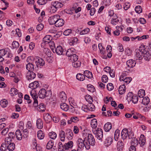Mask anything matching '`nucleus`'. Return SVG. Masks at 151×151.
I'll use <instances>...</instances> for the list:
<instances>
[{
  "mask_svg": "<svg viewBox=\"0 0 151 151\" xmlns=\"http://www.w3.org/2000/svg\"><path fill=\"white\" fill-rule=\"evenodd\" d=\"M84 142L86 145H85V148L87 150H89L90 148V145L93 146L95 143V139L91 134H88L87 137V138L86 137L84 139Z\"/></svg>",
  "mask_w": 151,
  "mask_h": 151,
  "instance_id": "f257e3e1",
  "label": "nucleus"
},
{
  "mask_svg": "<svg viewBox=\"0 0 151 151\" xmlns=\"http://www.w3.org/2000/svg\"><path fill=\"white\" fill-rule=\"evenodd\" d=\"M121 135L122 138L124 139L128 137L129 139H132L136 137L133 132L131 131H129L126 128L124 129L121 132Z\"/></svg>",
  "mask_w": 151,
  "mask_h": 151,
  "instance_id": "f03ea898",
  "label": "nucleus"
},
{
  "mask_svg": "<svg viewBox=\"0 0 151 151\" xmlns=\"http://www.w3.org/2000/svg\"><path fill=\"white\" fill-rule=\"evenodd\" d=\"M51 4L50 12L52 13L55 12L57 11L58 9L62 8L63 6V4L62 3L56 1L52 2Z\"/></svg>",
  "mask_w": 151,
  "mask_h": 151,
  "instance_id": "7ed1b4c3",
  "label": "nucleus"
},
{
  "mask_svg": "<svg viewBox=\"0 0 151 151\" xmlns=\"http://www.w3.org/2000/svg\"><path fill=\"white\" fill-rule=\"evenodd\" d=\"M139 50L140 52H142L143 57L145 60L148 61L150 60L151 55L148 50H146L145 45H141L139 48Z\"/></svg>",
  "mask_w": 151,
  "mask_h": 151,
  "instance_id": "20e7f679",
  "label": "nucleus"
},
{
  "mask_svg": "<svg viewBox=\"0 0 151 151\" xmlns=\"http://www.w3.org/2000/svg\"><path fill=\"white\" fill-rule=\"evenodd\" d=\"M52 95V92L50 90L46 91L44 88L41 89L39 92L38 96L40 98L43 99L45 97L50 99Z\"/></svg>",
  "mask_w": 151,
  "mask_h": 151,
  "instance_id": "39448f33",
  "label": "nucleus"
},
{
  "mask_svg": "<svg viewBox=\"0 0 151 151\" xmlns=\"http://www.w3.org/2000/svg\"><path fill=\"white\" fill-rule=\"evenodd\" d=\"M10 139L7 138L5 141V142H6V144L7 145V149L9 151H13L14 150L15 147V145L14 143L11 142Z\"/></svg>",
  "mask_w": 151,
  "mask_h": 151,
  "instance_id": "423d86ee",
  "label": "nucleus"
},
{
  "mask_svg": "<svg viewBox=\"0 0 151 151\" xmlns=\"http://www.w3.org/2000/svg\"><path fill=\"white\" fill-rule=\"evenodd\" d=\"M34 60L37 67H38L39 66H42L45 64L44 60L40 57H37L34 58Z\"/></svg>",
  "mask_w": 151,
  "mask_h": 151,
  "instance_id": "0eeeda50",
  "label": "nucleus"
},
{
  "mask_svg": "<svg viewBox=\"0 0 151 151\" xmlns=\"http://www.w3.org/2000/svg\"><path fill=\"white\" fill-rule=\"evenodd\" d=\"M95 134L97 138L100 141H102V139L103 137V132L101 129L98 128L97 130L94 131Z\"/></svg>",
  "mask_w": 151,
  "mask_h": 151,
  "instance_id": "6e6552de",
  "label": "nucleus"
},
{
  "mask_svg": "<svg viewBox=\"0 0 151 151\" xmlns=\"http://www.w3.org/2000/svg\"><path fill=\"white\" fill-rule=\"evenodd\" d=\"M76 143L78 147V149L79 148L82 150L83 149L84 147H85V145L86 144L84 142V140H83L81 138H78Z\"/></svg>",
  "mask_w": 151,
  "mask_h": 151,
  "instance_id": "1a4fd4ad",
  "label": "nucleus"
},
{
  "mask_svg": "<svg viewBox=\"0 0 151 151\" xmlns=\"http://www.w3.org/2000/svg\"><path fill=\"white\" fill-rule=\"evenodd\" d=\"M60 17V16L58 15H55L50 17L48 19L49 24L51 25H55L58 18Z\"/></svg>",
  "mask_w": 151,
  "mask_h": 151,
  "instance_id": "9d476101",
  "label": "nucleus"
},
{
  "mask_svg": "<svg viewBox=\"0 0 151 151\" xmlns=\"http://www.w3.org/2000/svg\"><path fill=\"white\" fill-rule=\"evenodd\" d=\"M53 52L54 53L56 52L57 54L59 55H63V49L60 46H57L56 48L55 47V49L52 48Z\"/></svg>",
  "mask_w": 151,
  "mask_h": 151,
  "instance_id": "9b49d317",
  "label": "nucleus"
},
{
  "mask_svg": "<svg viewBox=\"0 0 151 151\" xmlns=\"http://www.w3.org/2000/svg\"><path fill=\"white\" fill-rule=\"evenodd\" d=\"M66 137L69 140L72 139L73 136L72 131L70 129H68L65 130Z\"/></svg>",
  "mask_w": 151,
  "mask_h": 151,
  "instance_id": "f8f14e48",
  "label": "nucleus"
},
{
  "mask_svg": "<svg viewBox=\"0 0 151 151\" xmlns=\"http://www.w3.org/2000/svg\"><path fill=\"white\" fill-rule=\"evenodd\" d=\"M74 53H76V50L73 48H72L68 49L67 51L66 55L67 56L70 57L71 59H72V56Z\"/></svg>",
  "mask_w": 151,
  "mask_h": 151,
  "instance_id": "ddd939ff",
  "label": "nucleus"
},
{
  "mask_svg": "<svg viewBox=\"0 0 151 151\" xmlns=\"http://www.w3.org/2000/svg\"><path fill=\"white\" fill-rule=\"evenodd\" d=\"M31 95L32 96V98L34 100V102L33 103V106L35 107L37 106L38 104V102L37 100L38 96L35 93H33L32 92L31 93Z\"/></svg>",
  "mask_w": 151,
  "mask_h": 151,
  "instance_id": "4468645a",
  "label": "nucleus"
},
{
  "mask_svg": "<svg viewBox=\"0 0 151 151\" xmlns=\"http://www.w3.org/2000/svg\"><path fill=\"white\" fill-rule=\"evenodd\" d=\"M35 77L36 74L33 71L29 72L27 73V77L29 81L34 79Z\"/></svg>",
  "mask_w": 151,
  "mask_h": 151,
  "instance_id": "2eb2a0df",
  "label": "nucleus"
},
{
  "mask_svg": "<svg viewBox=\"0 0 151 151\" xmlns=\"http://www.w3.org/2000/svg\"><path fill=\"white\" fill-rule=\"evenodd\" d=\"M136 63L135 61L132 59H130L127 60L126 62V64L128 67L132 68L134 67Z\"/></svg>",
  "mask_w": 151,
  "mask_h": 151,
  "instance_id": "dca6fc26",
  "label": "nucleus"
},
{
  "mask_svg": "<svg viewBox=\"0 0 151 151\" xmlns=\"http://www.w3.org/2000/svg\"><path fill=\"white\" fill-rule=\"evenodd\" d=\"M73 143L72 141H70L68 143H65L64 145V150H67L69 148H71L73 146Z\"/></svg>",
  "mask_w": 151,
  "mask_h": 151,
  "instance_id": "f3484780",
  "label": "nucleus"
},
{
  "mask_svg": "<svg viewBox=\"0 0 151 151\" xmlns=\"http://www.w3.org/2000/svg\"><path fill=\"white\" fill-rule=\"evenodd\" d=\"M64 22L63 19L58 18L55 25L56 27H61L64 24Z\"/></svg>",
  "mask_w": 151,
  "mask_h": 151,
  "instance_id": "a211bd4d",
  "label": "nucleus"
},
{
  "mask_svg": "<svg viewBox=\"0 0 151 151\" xmlns=\"http://www.w3.org/2000/svg\"><path fill=\"white\" fill-rule=\"evenodd\" d=\"M52 37L50 35L45 36L43 39V41L45 43L47 44L52 40Z\"/></svg>",
  "mask_w": 151,
  "mask_h": 151,
  "instance_id": "6ab92c4d",
  "label": "nucleus"
},
{
  "mask_svg": "<svg viewBox=\"0 0 151 151\" xmlns=\"http://www.w3.org/2000/svg\"><path fill=\"white\" fill-rule=\"evenodd\" d=\"M26 68L29 72L32 71L34 70V65L32 63H28L26 65Z\"/></svg>",
  "mask_w": 151,
  "mask_h": 151,
  "instance_id": "aec40b11",
  "label": "nucleus"
},
{
  "mask_svg": "<svg viewBox=\"0 0 151 151\" xmlns=\"http://www.w3.org/2000/svg\"><path fill=\"white\" fill-rule=\"evenodd\" d=\"M113 139L111 137L109 136L107 137L105 141V143L107 146L111 145L113 142Z\"/></svg>",
  "mask_w": 151,
  "mask_h": 151,
  "instance_id": "412c9836",
  "label": "nucleus"
},
{
  "mask_svg": "<svg viewBox=\"0 0 151 151\" xmlns=\"http://www.w3.org/2000/svg\"><path fill=\"white\" fill-rule=\"evenodd\" d=\"M39 83L37 81H35L31 83L29 85V87L32 89L35 88L39 86Z\"/></svg>",
  "mask_w": 151,
  "mask_h": 151,
  "instance_id": "4be33fe9",
  "label": "nucleus"
},
{
  "mask_svg": "<svg viewBox=\"0 0 151 151\" xmlns=\"http://www.w3.org/2000/svg\"><path fill=\"white\" fill-rule=\"evenodd\" d=\"M8 137H6L4 141H5L6 139L7 138H9L10 139V141L11 142H13V140L15 139V134L14 132H10L8 134Z\"/></svg>",
  "mask_w": 151,
  "mask_h": 151,
  "instance_id": "5701e85b",
  "label": "nucleus"
},
{
  "mask_svg": "<svg viewBox=\"0 0 151 151\" xmlns=\"http://www.w3.org/2000/svg\"><path fill=\"white\" fill-rule=\"evenodd\" d=\"M117 16L116 14H115V16H114L111 20V23L114 25H116L118 22H119V20L117 19Z\"/></svg>",
  "mask_w": 151,
  "mask_h": 151,
  "instance_id": "b1692460",
  "label": "nucleus"
},
{
  "mask_svg": "<svg viewBox=\"0 0 151 151\" xmlns=\"http://www.w3.org/2000/svg\"><path fill=\"white\" fill-rule=\"evenodd\" d=\"M37 128L39 129H41L43 127V123L42 120L40 119H37L36 122Z\"/></svg>",
  "mask_w": 151,
  "mask_h": 151,
  "instance_id": "393cba45",
  "label": "nucleus"
},
{
  "mask_svg": "<svg viewBox=\"0 0 151 151\" xmlns=\"http://www.w3.org/2000/svg\"><path fill=\"white\" fill-rule=\"evenodd\" d=\"M112 125L110 122L106 123L104 126V130L106 132L109 131L111 129Z\"/></svg>",
  "mask_w": 151,
  "mask_h": 151,
  "instance_id": "a878e982",
  "label": "nucleus"
},
{
  "mask_svg": "<svg viewBox=\"0 0 151 151\" xmlns=\"http://www.w3.org/2000/svg\"><path fill=\"white\" fill-rule=\"evenodd\" d=\"M16 137L18 140H21L22 139V135L19 130H17L15 133Z\"/></svg>",
  "mask_w": 151,
  "mask_h": 151,
  "instance_id": "bb28decb",
  "label": "nucleus"
},
{
  "mask_svg": "<svg viewBox=\"0 0 151 151\" xmlns=\"http://www.w3.org/2000/svg\"><path fill=\"white\" fill-rule=\"evenodd\" d=\"M59 137L62 141H64L65 137H66L65 133L63 130H61L60 131Z\"/></svg>",
  "mask_w": 151,
  "mask_h": 151,
  "instance_id": "cd10ccee",
  "label": "nucleus"
},
{
  "mask_svg": "<svg viewBox=\"0 0 151 151\" xmlns=\"http://www.w3.org/2000/svg\"><path fill=\"white\" fill-rule=\"evenodd\" d=\"M125 85L123 84L122 86H121L119 88V93L120 94L122 95L123 94L125 91Z\"/></svg>",
  "mask_w": 151,
  "mask_h": 151,
  "instance_id": "c85d7f7f",
  "label": "nucleus"
},
{
  "mask_svg": "<svg viewBox=\"0 0 151 151\" xmlns=\"http://www.w3.org/2000/svg\"><path fill=\"white\" fill-rule=\"evenodd\" d=\"M45 109V106L43 104L41 103L39 105L37 109L39 111L44 112Z\"/></svg>",
  "mask_w": 151,
  "mask_h": 151,
  "instance_id": "c756f323",
  "label": "nucleus"
},
{
  "mask_svg": "<svg viewBox=\"0 0 151 151\" xmlns=\"http://www.w3.org/2000/svg\"><path fill=\"white\" fill-rule=\"evenodd\" d=\"M76 78L78 80L82 81L85 79V75H83L82 74L79 73L76 76Z\"/></svg>",
  "mask_w": 151,
  "mask_h": 151,
  "instance_id": "7c9ffc66",
  "label": "nucleus"
},
{
  "mask_svg": "<svg viewBox=\"0 0 151 151\" xmlns=\"http://www.w3.org/2000/svg\"><path fill=\"white\" fill-rule=\"evenodd\" d=\"M78 121V118L77 117H72L70 118V120L68 121L67 123L68 124H70L72 122H76Z\"/></svg>",
  "mask_w": 151,
  "mask_h": 151,
  "instance_id": "2f4dec72",
  "label": "nucleus"
},
{
  "mask_svg": "<svg viewBox=\"0 0 151 151\" xmlns=\"http://www.w3.org/2000/svg\"><path fill=\"white\" fill-rule=\"evenodd\" d=\"M59 97L61 99L62 101H64L67 99L66 94L63 91H62L60 93L59 95Z\"/></svg>",
  "mask_w": 151,
  "mask_h": 151,
  "instance_id": "473e14b6",
  "label": "nucleus"
},
{
  "mask_svg": "<svg viewBox=\"0 0 151 151\" xmlns=\"http://www.w3.org/2000/svg\"><path fill=\"white\" fill-rule=\"evenodd\" d=\"M91 124L93 128H95L97 125V122L96 119H93L91 121Z\"/></svg>",
  "mask_w": 151,
  "mask_h": 151,
  "instance_id": "72a5a7b5",
  "label": "nucleus"
},
{
  "mask_svg": "<svg viewBox=\"0 0 151 151\" xmlns=\"http://www.w3.org/2000/svg\"><path fill=\"white\" fill-rule=\"evenodd\" d=\"M136 56L137 57V59H138L139 60H141L143 58V53L142 52H140L139 49L137 50L136 51Z\"/></svg>",
  "mask_w": 151,
  "mask_h": 151,
  "instance_id": "f704fd0d",
  "label": "nucleus"
},
{
  "mask_svg": "<svg viewBox=\"0 0 151 151\" xmlns=\"http://www.w3.org/2000/svg\"><path fill=\"white\" fill-rule=\"evenodd\" d=\"M60 108L63 110L67 111L68 110L69 107L65 103H62L60 104Z\"/></svg>",
  "mask_w": 151,
  "mask_h": 151,
  "instance_id": "c9c22d12",
  "label": "nucleus"
},
{
  "mask_svg": "<svg viewBox=\"0 0 151 151\" xmlns=\"http://www.w3.org/2000/svg\"><path fill=\"white\" fill-rule=\"evenodd\" d=\"M130 143L131 145L137 146L139 143V142L138 139L136 137L133 139H132V140H131Z\"/></svg>",
  "mask_w": 151,
  "mask_h": 151,
  "instance_id": "e433bc0d",
  "label": "nucleus"
},
{
  "mask_svg": "<svg viewBox=\"0 0 151 151\" xmlns=\"http://www.w3.org/2000/svg\"><path fill=\"white\" fill-rule=\"evenodd\" d=\"M37 136L39 139H42L44 138L45 135L41 130H39L37 132Z\"/></svg>",
  "mask_w": 151,
  "mask_h": 151,
  "instance_id": "4c0bfd02",
  "label": "nucleus"
},
{
  "mask_svg": "<svg viewBox=\"0 0 151 151\" xmlns=\"http://www.w3.org/2000/svg\"><path fill=\"white\" fill-rule=\"evenodd\" d=\"M48 135L50 137L53 139H55L57 135L56 133L52 131L49 133Z\"/></svg>",
  "mask_w": 151,
  "mask_h": 151,
  "instance_id": "58836bf2",
  "label": "nucleus"
},
{
  "mask_svg": "<svg viewBox=\"0 0 151 151\" xmlns=\"http://www.w3.org/2000/svg\"><path fill=\"white\" fill-rule=\"evenodd\" d=\"M8 101L5 99H3L0 101V105L3 108L6 107Z\"/></svg>",
  "mask_w": 151,
  "mask_h": 151,
  "instance_id": "ea45409f",
  "label": "nucleus"
},
{
  "mask_svg": "<svg viewBox=\"0 0 151 151\" xmlns=\"http://www.w3.org/2000/svg\"><path fill=\"white\" fill-rule=\"evenodd\" d=\"M18 93V91L15 88H12L10 90V94L12 96L16 95Z\"/></svg>",
  "mask_w": 151,
  "mask_h": 151,
  "instance_id": "a19ab883",
  "label": "nucleus"
},
{
  "mask_svg": "<svg viewBox=\"0 0 151 151\" xmlns=\"http://www.w3.org/2000/svg\"><path fill=\"white\" fill-rule=\"evenodd\" d=\"M88 110L93 111L95 110V106L92 103L90 104L89 103L87 105Z\"/></svg>",
  "mask_w": 151,
  "mask_h": 151,
  "instance_id": "79ce46f5",
  "label": "nucleus"
},
{
  "mask_svg": "<svg viewBox=\"0 0 151 151\" xmlns=\"http://www.w3.org/2000/svg\"><path fill=\"white\" fill-rule=\"evenodd\" d=\"M145 95V91L143 89H141L138 92V95L140 98H143Z\"/></svg>",
  "mask_w": 151,
  "mask_h": 151,
  "instance_id": "37998d69",
  "label": "nucleus"
},
{
  "mask_svg": "<svg viewBox=\"0 0 151 151\" xmlns=\"http://www.w3.org/2000/svg\"><path fill=\"white\" fill-rule=\"evenodd\" d=\"M9 50L7 48L0 50V56H4L8 52V50Z\"/></svg>",
  "mask_w": 151,
  "mask_h": 151,
  "instance_id": "c03bdc74",
  "label": "nucleus"
},
{
  "mask_svg": "<svg viewBox=\"0 0 151 151\" xmlns=\"http://www.w3.org/2000/svg\"><path fill=\"white\" fill-rule=\"evenodd\" d=\"M81 62L79 61H74L72 63L73 66V67L77 68L80 67L81 65Z\"/></svg>",
  "mask_w": 151,
  "mask_h": 151,
  "instance_id": "a18cd8bd",
  "label": "nucleus"
},
{
  "mask_svg": "<svg viewBox=\"0 0 151 151\" xmlns=\"http://www.w3.org/2000/svg\"><path fill=\"white\" fill-rule=\"evenodd\" d=\"M86 100L89 103H91L93 102V98L91 96L88 95H86L85 97Z\"/></svg>",
  "mask_w": 151,
  "mask_h": 151,
  "instance_id": "49530a36",
  "label": "nucleus"
},
{
  "mask_svg": "<svg viewBox=\"0 0 151 151\" xmlns=\"http://www.w3.org/2000/svg\"><path fill=\"white\" fill-rule=\"evenodd\" d=\"M150 102V99L148 97H145L143 98L142 100V103L145 105H147Z\"/></svg>",
  "mask_w": 151,
  "mask_h": 151,
  "instance_id": "de8ad7c7",
  "label": "nucleus"
},
{
  "mask_svg": "<svg viewBox=\"0 0 151 151\" xmlns=\"http://www.w3.org/2000/svg\"><path fill=\"white\" fill-rule=\"evenodd\" d=\"M78 39L76 37H73L70 40L69 42V44L70 45H73L76 43L78 41Z\"/></svg>",
  "mask_w": 151,
  "mask_h": 151,
  "instance_id": "09e8293b",
  "label": "nucleus"
},
{
  "mask_svg": "<svg viewBox=\"0 0 151 151\" xmlns=\"http://www.w3.org/2000/svg\"><path fill=\"white\" fill-rule=\"evenodd\" d=\"M7 149V145L6 142L2 144L0 147V150L1 151H5Z\"/></svg>",
  "mask_w": 151,
  "mask_h": 151,
  "instance_id": "8fccbe9b",
  "label": "nucleus"
},
{
  "mask_svg": "<svg viewBox=\"0 0 151 151\" xmlns=\"http://www.w3.org/2000/svg\"><path fill=\"white\" fill-rule=\"evenodd\" d=\"M87 87L88 90L91 92H93L95 91L94 86L91 84L88 85Z\"/></svg>",
  "mask_w": 151,
  "mask_h": 151,
  "instance_id": "3c124183",
  "label": "nucleus"
},
{
  "mask_svg": "<svg viewBox=\"0 0 151 151\" xmlns=\"http://www.w3.org/2000/svg\"><path fill=\"white\" fill-rule=\"evenodd\" d=\"M53 145V143L51 141H50L47 143L46 148L47 149L50 150L52 147Z\"/></svg>",
  "mask_w": 151,
  "mask_h": 151,
  "instance_id": "603ef678",
  "label": "nucleus"
},
{
  "mask_svg": "<svg viewBox=\"0 0 151 151\" xmlns=\"http://www.w3.org/2000/svg\"><path fill=\"white\" fill-rule=\"evenodd\" d=\"M120 131L118 129L116 130L114 135V139L116 141H117L118 138L119 136Z\"/></svg>",
  "mask_w": 151,
  "mask_h": 151,
  "instance_id": "864d4df0",
  "label": "nucleus"
},
{
  "mask_svg": "<svg viewBox=\"0 0 151 151\" xmlns=\"http://www.w3.org/2000/svg\"><path fill=\"white\" fill-rule=\"evenodd\" d=\"M89 31V29L88 28H87L83 30L82 31L80 32V34L81 35L86 34L88 33Z\"/></svg>",
  "mask_w": 151,
  "mask_h": 151,
  "instance_id": "5fc2aeb1",
  "label": "nucleus"
},
{
  "mask_svg": "<svg viewBox=\"0 0 151 151\" xmlns=\"http://www.w3.org/2000/svg\"><path fill=\"white\" fill-rule=\"evenodd\" d=\"M12 45L13 49L19 47V44L18 42L14 41L12 42Z\"/></svg>",
  "mask_w": 151,
  "mask_h": 151,
  "instance_id": "6e6d98bb",
  "label": "nucleus"
},
{
  "mask_svg": "<svg viewBox=\"0 0 151 151\" xmlns=\"http://www.w3.org/2000/svg\"><path fill=\"white\" fill-rule=\"evenodd\" d=\"M135 10L136 12L138 14L141 13L142 11L141 7L140 6H137L135 8Z\"/></svg>",
  "mask_w": 151,
  "mask_h": 151,
  "instance_id": "4d7b16f0",
  "label": "nucleus"
},
{
  "mask_svg": "<svg viewBox=\"0 0 151 151\" xmlns=\"http://www.w3.org/2000/svg\"><path fill=\"white\" fill-rule=\"evenodd\" d=\"M132 98V102L134 103H136L138 101V98L137 96H132V97H131L130 98Z\"/></svg>",
  "mask_w": 151,
  "mask_h": 151,
  "instance_id": "13d9d810",
  "label": "nucleus"
},
{
  "mask_svg": "<svg viewBox=\"0 0 151 151\" xmlns=\"http://www.w3.org/2000/svg\"><path fill=\"white\" fill-rule=\"evenodd\" d=\"M100 51V52L102 54H104V48L103 47L101 44L99 43L98 45Z\"/></svg>",
  "mask_w": 151,
  "mask_h": 151,
  "instance_id": "bf43d9fd",
  "label": "nucleus"
},
{
  "mask_svg": "<svg viewBox=\"0 0 151 151\" xmlns=\"http://www.w3.org/2000/svg\"><path fill=\"white\" fill-rule=\"evenodd\" d=\"M118 148L120 147L119 149H122L124 147V143L122 141H119L117 143Z\"/></svg>",
  "mask_w": 151,
  "mask_h": 151,
  "instance_id": "052dcab7",
  "label": "nucleus"
},
{
  "mask_svg": "<svg viewBox=\"0 0 151 151\" xmlns=\"http://www.w3.org/2000/svg\"><path fill=\"white\" fill-rule=\"evenodd\" d=\"M102 81L104 83H106L108 81V78L106 75H103L101 78Z\"/></svg>",
  "mask_w": 151,
  "mask_h": 151,
  "instance_id": "680f3d73",
  "label": "nucleus"
},
{
  "mask_svg": "<svg viewBox=\"0 0 151 151\" xmlns=\"http://www.w3.org/2000/svg\"><path fill=\"white\" fill-rule=\"evenodd\" d=\"M107 88L109 91L112 90L114 88L113 84L111 83H108L107 85Z\"/></svg>",
  "mask_w": 151,
  "mask_h": 151,
  "instance_id": "e2e57ef3",
  "label": "nucleus"
},
{
  "mask_svg": "<svg viewBox=\"0 0 151 151\" xmlns=\"http://www.w3.org/2000/svg\"><path fill=\"white\" fill-rule=\"evenodd\" d=\"M58 148L60 151H64V145L61 142H59L58 144Z\"/></svg>",
  "mask_w": 151,
  "mask_h": 151,
  "instance_id": "0e129e2a",
  "label": "nucleus"
},
{
  "mask_svg": "<svg viewBox=\"0 0 151 151\" xmlns=\"http://www.w3.org/2000/svg\"><path fill=\"white\" fill-rule=\"evenodd\" d=\"M9 129L8 128L4 129L1 132V133L2 135H5L8 132Z\"/></svg>",
  "mask_w": 151,
  "mask_h": 151,
  "instance_id": "69168bd1",
  "label": "nucleus"
},
{
  "mask_svg": "<svg viewBox=\"0 0 151 151\" xmlns=\"http://www.w3.org/2000/svg\"><path fill=\"white\" fill-rule=\"evenodd\" d=\"M132 78L131 77H128L125 78L122 81H124V82L126 83L127 84L129 83L131 81Z\"/></svg>",
  "mask_w": 151,
  "mask_h": 151,
  "instance_id": "338daca9",
  "label": "nucleus"
},
{
  "mask_svg": "<svg viewBox=\"0 0 151 151\" xmlns=\"http://www.w3.org/2000/svg\"><path fill=\"white\" fill-rule=\"evenodd\" d=\"M71 30L68 29L65 30L63 32V34L65 36H68L71 33Z\"/></svg>",
  "mask_w": 151,
  "mask_h": 151,
  "instance_id": "774afa93",
  "label": "nucleus"
}]
</instances>
